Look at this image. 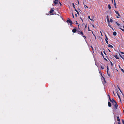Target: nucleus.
<instances>
[{
	"label": "nucleus",
	"instance_id": "2eb2a0df",
	"mask_svg": "<svg viewBox=\"0 0 124 124\" xmlns=\"http://www.w3.org/2000/svg\"><path fill=\"white\" fill-rule=\"evenodd\" d=\"M53 2L55 5H56L58 3V2L57 1H54Z\"/></svg>",
	"mask_w": 124,
	"mask_h": 124
},
{
	"label": "nucleus",
	"instance_id": "bf43d9fd",
	"mask_svg": "<svg viewBox=\"0 0 124 124\" xmlns=\"http://www.w3.org/2000/svg\"><path fill=\"white\" fill-rule=\"evenodd\" d=\"M75 16H76H76H77V14H75Z\"/></svg>",
	"mask_w": 124,
	"mask_h": 124
},
{
	"label": "nucleus",
	"instance_id": "39448f33",
	"mask_svg": "<svg viewBox=\"0 0 124 124\" xmlns=\"http://www.w3.org/2000/svg\"><path fill=\"white\" fill-rule=\"evenodd\" d=\"M109 100L111 102H112L113 103H114L116 101L113 98L112 99H111L110 98H109Z\"/></svg>",
	"mask_w": 124,
	"mask_h": 124
},
{
	"label": "nucleus",
	"instance_id": "a211bd4d",
	"mask_svg": "<svg viewBox=\"0 0 124 124\" xmlns=\"http://www.w3.org/2000/svg\"><path fill=\"white\" fill-rule=\"evenodd\" d=\"M119 55L120 56V57L122 58L124 60V55H123V57L124 58L122 57V56L120 54H119Z\"/></svg>",
	"mask_w": 124,
	"mask_h": 124
},
{
	"label": "nucleus",
	"instance_id": "f3484780",
	"mask_svg": "<svg viewBox=\"0 0 124 124\" xmlns=\"http://www.w3.org/2000/svg\"><path fill=\"white\" fill-rule=\"evenodd\" d=\"M82 36L84 37V39L86 40V37L85 36H84V35Z\"/></svg>",
	"mask_w": 124,
	"mask_h": 124
},
{
	"label": "nucleus",
	"instance_id": "c03bdc74",
	"mask_svg": "<svg viewBox=\"0 0 124 124\" xmlns=\"http://www.w3.org/2000/svg\"><path fill=\"white\" fill-rule=\"evenodd\" d=\"M75 10L76 12L77 11V10L75 8Z\"/></svg>",
	"mask_w": 124,
	"mask_h": 124
},
{
	"label": "nucleus",
	"instance_id": "4d7b16f0",
	"mask_svg": "<svg viewBox=\"0 0 124 124\" xmlns=\"http://www.w3.org/2000/svg\"><path fill=\"white\" fill-rule=\"evenodd\" d=\"M104 60H106V61H107V60L106 59V58H104Z\"/></svg>",
	"mask_w": 124,
	"mask_h": 124
},
{
	"label": "nucleus",
	"instance_id": "7ed1b4c3",
	"mask_svg": "<svg viewBox=\"0 0 124 124\" xmlns=\"http://www.w3.org/2000/svg\"><path fill=\"white\" fill-rule=\"evenodd\" d=\"M66 22L69 24V23L70 24V25L71 26L72 25V24L73 23L72 22V21L69 18L66 21Z\"/></svg>",
	"mask_w": 124,
	"mask_h": 124
},
{
	"label": "nucleus",
	"instance_id": "6e6d98bb",
	"mask_svg": "<svg viewBox=\"0 0 124 124\" xmlns=\"http://www.w3.org/2000/svg\"><path fill=\"white\" fill-rule=\"evenodd\" d=\"M90 46L92 49V48H93L92 46Z\"/></svg>",
	"mask_w": 124,
	"mask_h": 124
},
{
	"label": "nucleus",
	"instance_id": "2f4dec72",
	"mask_svg": "<svg viewBox=\"0 0 124 124\" xmlns=\"http://www.w3.org/2000/svg\"><path fill=\"white\" fill-rule=\"evenodd\" d=\"M72 5H73V7L75 8V5H74V3H72Z\"/></svg>",
	"mask_w": 124,
	"mask_h": 124
},
{
	"label": "nucleus",
	"instance_id": "f03ea898",
	"mask_svg": "<svg viewBox=\"0 0 124 124\" xmlns=\"http://www.w3.org/2000/svg\"><path fill=\"white\" fill-rule=\"evenodd\" d=\"M113 107L114 108L116 109L117 108V107L118 106V105L117 104L116 102L114 103H112Z\"/></svg>",
	"mask_w": 124,
	"mask_h": 124
},
{
	"label": "nucleus",
	"instance_id": "f704fd0d",
	"mask_svg": "<svg viewBox=\"0 0 124 124\" xmlns=\"http://www.w3.org/2000/svg\"><path fill=\"white\" fill-rule=\"evenodd\" d=\"M117 95L118 97L120 99V97L119 95L118 94H117Z\"/></svg>",
	"mask_w": 124,
	"mask_h": 124
},
{
	"label": "nucleus",
	"instance_id": "c85d7f7f",
	"mask_svg": "<svg viewBox=\"0 0 124 124\" xmlns=\"http://www.w3.org/2000/svg\"><path fill=\"white\" fill-rule=\"evenodd\" d=\"M120 69L124 73V70L123 69Z\"/></svg>",
	"mask_w": 124,
	"mask_h": 124
},
{
	"label": "nucleus",
	"instance_id": "37998d69",
	"mask_svg": "<svg viewBox=\"0 0 124 124\" xmlns=\"http://www.w3.org/2000/svg\"><path fill=\"white\" fill-rule=\"evenodd\" d=\"M118 124H121L120 122H118Z\"/></svg>",
	"mask_w": 124,
	"mask_h": 124
},
{
	"label": "nucleus",
	"instance_id": "0e129e2a",
	"mask_svg": "<svg viewBox=\"0 0 124 124\" xmlns=\"http://www.w3.org/2000/svg\"><path fill=\"white\" fill-rule=\"evenodd\" d=\"M113 94H114V95H115L114 94V91L113 92Z\"/></svg>",
	"mask_w": 124,
	"mask_h": 124
},
{
	"label": "nucleus",
	"instance_id": "052dcab7",
	"mask_svg": "<svg viewBox=\"0 0 124 124\" xmlns=\"http://www.w3.org/2000/svg\"><path fill=\"white\" fill-rule=\"evenodd\" d=\"M78 0V4H79V2Z\"/></svg>",
	"mask_w": 124,
	"mask_h": 124
},
{
	"label": "nucleus",
	"instance_id": "6ab92c4d",
	"mask_svg": "<svg viewBox=\"0 0 124 124\" xmlns=\"http://www.w3.org/2000/svg\"><path fill=\"white\" fill-rule=\"evenodd\" d=\"M118 15L119 16H117L116 18H119L121 17L120 15L119 14H118Z\"/></svg>",
	"mask_w": 124,
	"mask_h": 124
},
{
	"label": "nucleus",
	"instance_id": "c756f323",
	"mask_svg": "<svg viewBox=\"0 0 124 124\" xmlns=\"http://www.w3.org/2000/svg\"><path fill=\"white\" fill-rule=\"evenodd\" d=\"M120 29H121L122 31H123L124 32V29H122L121 28H120Z\"/></svg>",
	"mask_w": 124,
	"mask_h": 124
},
{
	"label": "nucleus",
	"instance_id": "f8f14e48",
	"mask_svg": "<svg viewBox=\"0 0 124 124\" xmlns=\"http://www.w3.org/2000/svg\"><path fill=\"white\" fill-rule=\"evenodd\" d=\"M113 34L114 36H116L117 34V33L116 32H113Z\"/></svg>",
	"mask_w": 124,
	"mask_h": 124
},
{
	"label": "nucleus",
	"instance_id": "1a4fd4ad",
	"mask_svg": "<svg viewBox=\"0 0 124 124\" xmlns=\"http://www.w3.org/2000/svg\"><path fill=\"white\" fill-rule=\"evenodd\" d=\"M117 120L118 121V122H120V119L119 116H117Z\"/></svg>",
	"mask_w": 124,
	"mask_h": 124
},
{
	"label": "nucleus",
	"instance_id": "6e6552de",
	"mask_svg": "<svg viewBox=\"0 0 124 124\" xmlns=\"http://www.w3.org/2000/svg\"><path fill=\"white\" fill-rule=\"evenodd\" d=\"M108 104L109 107H111V104L109 102H108Z\"/></svg>",
	"mask_w": 124,
	"mask_h": 124
},
{
	"label": "nucleus",
	"instance_id": "ddd939ff",
	"mask_svg": "<svg viewBox=\"0 0 124 124\" xmlns=\"http://www.w3.org/2000/svg\"><path fill=\"white\" fill-rule=\"evenodd\" d=\"M108 46L109 47H110L111 48H113V46L112 45L110 44H109Z\"/></svg>",
	"mask_w": 124,
	"mask_h": 124
},
{
	"label": "nucleus",
	"instance_id": "8fccbe9b",
	"mask_svg": "<svg viewBox=\"0 0 124 124\" xmlns=\"http://www.w3.org/2000/svg\"><path fill=\"white\" fill-rule=\"evenodd\" d=\"M108 96H109V98H110V95H108Z\"/></svg>",
	"mask_w": 124,
	"mask_h": 124
},
{
	"label": "nucleus",
	"instance_id": "f257e3e1",
	"mask_svg": "<svg viewBox=\"0 0 124 124\" xmlns=\"http://www.w3.org/2000/svg\"><path fill=\"white\" fill-rule=\"evenodd\" d=\"M107 21L108 22V26L111 28L112 29H113V28L111 26L110 24V21L109 20V16L107 15V16L106 17Z\"/></svg>",
	"mask_w": 124,
	"mask_h": 124
},
{
	"label": "nucleus",
	"instance_id": "58836bf2",
	"mask_svg": "<svg viewBox=\"0 0 124 124\" xmlns=\"http://www.w3.org/2000/svg\"><path fill=\"white\" fill-rule=\"evenodd\" d=\"M121 53L122 54H124V52H121Z\"/></svg>",
	"mask_w": 124,
	"mask_h": 124
},
{
	"label": "nucleus",
	"instance_id": "dca6fc26",
	"mask_svg": "<svg viewBox=\"0 0 124 124\" xmlns=\"http://www.w3.org/2000/svg\"><path fill=\"white\" fill-rule=\"evenodd\" d=\"M108 7L109 9H110L111 8V7L110 5V4L108 5Z\"/></svg>",
	"mask_w": 124,
	"mask_h": 124
},
{
	"label": "nucleus",
	"instance_id": "a19ab883",
	"mask_svg": "<svg viewBox=\"0 0 124 124\" xmlns=\"http://www.w3.org/2000/svg\"><path fill=\"white\" fill-rule=\"evenodd\" d=\"M104 53L106 55V54L105 51L104 52Z\"/></svg>",
	"mask_w": 124,
	"mask_h": 124
},
{
	"label": "nucleus",
	"instance_id": "69168bd1",
	"mask_svg": "<svg viewBox=\"0 0 124 124\" xmlns=\"http://www.w3.org/2000/svg\"><path fill=\"white\" fill-rule=\"evenodd\" d=\"M118 88L119 89V88H120L118 86Z\"/></svg>",
	"mask_w": 124,
	"mask_h": 124
},
{
	"label": "nucleus",
	"instance_id": "5701e85b",
	"mask_svg": "<svg viewBox=\"0 0 124 124\" xmlns=\"http://www.w3.org/2000/svg\"><path fill=\"white\" fill-rule=\"evenodd\" d=\"M88 18L89 19H90V20L91 21H92L93 20V19H91L90 18V16H88Z\"/></svg>",
	"mask_w": 124,
	"mask_h": 124
},
{
	"label": "nucleus",
	"instance_id": "aec40b11",
	"mask_svg": "<svg viewBox=\"0 0 124 124\" xmlns=\"http://www.w3.org/2000/svg\"><path fill=\"white\" fill-rule=\"evenodd\" d=\"M105 37H106V38L105 39H105H106L107 40H108V38L107 37L106 35H105Z\"/></svg>",
	"mask_w": 124,
	"mask_h": 124
},
{
	"label": "nucleus",
	"instance_id": "680f3d73",
	"mask_svg": "<svg viewBox=\"0 0 124 124\" xmlns=\"http://www.w3.org/2000/svg\"><path fill=\"white\" fill-rule=\"evenodd\" d=\"M92 49L93 51V48H92Z\"/></svg>",
	"mask_w": 124,
	"mask_h": 124
},
{
	"label": "nucleus",
	"instance_id": "79ce46f5",
	"mask_svg": "<svg viewBox=\"0 0 124 124\" xmlns=\"http://www.w3.org/2000/svg\"><path fill=\"white\" fill-rule=\"evenodd\" d=\"M118 66H119V68L120 69H122V68H121V67H120V65H118Z\"/></svg>",
	"mask_w": 124,
	"mask_h": 124
},
{
	"label": "nucleus",
	"instance_id": "7c9ffc66",
	"mask_svg": "<svg viewBox=\"0 0 124 124\" xmlns=\"http://www.w3.org/2000/svg\"><path fill=\"white\" fill-rule=\"evenodd\" d=\"M107 74L109 76V77H110V74L108 73H108H107Z\"/></svg>",
	"mask_w": 124,
	"mask_h": 124
},
{
	"label": "nucleus",
	"instance_id": "e433bc0d",
	"mask_svg": "<svg viewBox=\"0 0 124 124\" xmlns=\"http://www.w3.org/2000/svg\"><path fill=\"white\" fill-rule=\"evenodd\" d=\"M122 122L123 124H124V121L123 120H122Z\"/></svg>",
	"mask_w": 124,
	"mask_h": 124
},
{
	"label": "nucleus",
	"instance_id": "4468645a",
	"mask_svg": "<svg viewBox=\"0 0 124 124\" xmlns=\"http://www.w3.org/2000/svg\"><path fill=\"white\" fill-rule=\"evenodd\" d=\"M107 73L108 72V71L109 70V68L108 66H107Z\"/></svg>",
	"mask_w": 124,
	"mask_h": 124
},
{
	"label": "nucleus",
	"instance_id": "a18cd8bd",
	"mask_svg": "<svg viewBox=\"0 0 124 124\" xmlns=\"http://www.w3.org/2000/svg\"><path fill=\"white\" fill-rule=\"evenodd\" d=\"M119 90L120 91V92L122 93V92H121V90H120V88H119Z\"/></svg>",
	"mask_w": 124,
	"mask_h": 124
},
{
	"label": "nucleus",
	"instance_id": "393cba45",
	"mask_svg": "<svg viewBox=\"0 0 124 124\" xmlns=\"http://www.w3.org/2000/svg\"><path fill=\"white\" fill-rule=\"evenodd\" d=\"M114 6H115V8H116V3L115 2V3H114Z\"/></svg>",
	"mask_w": 124,
	"mask_h": 124
},
{
	"label": "nucleus",
	"instance_id": "423d86ee",
	"mask_svg": "<svg viewBox=\"0 0 124 124\" xmlns=\"http://www.w3.org/2000/svg\"><path fill=\"white\" fill-rule=\"evenodd\" d=\"M54 11V10L52 8H51L50 10L49 11V13H50L51 15H52L53 14L52 13V12Z\"/></svg>",
	"mask_w": 124,
	"mask_h": 124
},
{
	"label": "nucleus",
	"instance_id": "603ef678",
	"mask_svg": "<svg viewBox=\"0 0 124 124\" xmlns=\"http://www.w3.org/2000/svg\"><path fill=\"white\" fill-rule=\"evenodd\" d=\"M100 33H101V35H102V32H101V31H100Z\"/></svg>",
	"mask_w": 124,
	"mask_h": 124
},
{
	"label": "nucleus",
	"instance_id": "20e7f679",
	"mask_svg": "<svg viewBox=\"0 0 124 124\" xmlns=\"http://www.w3.org/2000/svg\"><path fill=\"white\" fill-rule=\"evenodd\" d=\"M78 33L80 35H81L82 36L84 34L82 31H80L78 30L77 31Z\"/></svg>",
	"mask_w": 124,
	"mask_h": 124
},
{
	"label": "nucleus",
	"instance_id": "9b49d317",
	"mask_svg": "<svg viewBox=\"0 0 124 124\" xmlns=\"http://www.w3.org/2000/svg\"><path fill=\"white\" fill-rule=\"evenodd\" d=\"M83 4L84 5V6L85 8H88V7L86 5H85L84 4V3H83Z\"/></svg>",
	"mask_w": 124,
	"mask_h": 124
},
{
	"label": "nucleus",
	"instance_id": "338daca9",
	"mask_svg": "<svg viewBox=\"0 0 124 124\" xmlns=\"http://www.w3.org/2000/svg\"><path fill=\"white\" fill-rule=\"evenodd\" d=\"M123 28L124 29V26H123Z\"/></svg>",
	"mask_w": 124,
	"mask_h": 124
},
{
	"label": "nucleus",
	"instance_id": "13d9d810",
	"mask_svg": "<svg viewBox=\"0 0 124 124\" xmlns=\"http://www.w3.org/2000/svg\"><path fill=\"white\" fill-rule=\"evenodd\" d=\"M55 1H58V0H54Z\"/></svg>",
	"mask_w": 124,
	"mask_h": 124
},
{
	"label": "nucleus",
	"instance_id": "864d4df0",
	"mask_svg": "<svg viewBox=\"0 0 124 124\" xmlns=\"http://www.w3.org/2000/svg\"><path fill=\"white\" fill-rule=\"evenodd\" d=\"M108 50H109V52H111V51L110 50H109L108 49Z\"/></svg>",
	"mask_w": 124,
	"mask_h": 124
},
{
	"label": "nucleus",
	"instance_id": "72a5a7b5",
	"mask_svg": "<svg viewBox=\"0 0 124 124\" xmlns=\"http://www.w3.org/2000/svg\"><path fill=\"white\" fill-rule=\"evenodd\" d=\"M92 31V33L93 34V35L94 36H95V35L94 34H93V31Z\"/></svg>",
	"mask_w": 124,
	"mask_h": 124
},
{
	"label": "nucleus",
	"instance_id": "473e14b6",
	"mask_svg": "<svg viewBox=\"0 0 124 124\" xmlns=\"http://www.w3.org/2000/svg\"><path fill=\"white\" fill-rule=\"evenodd\" d=\"M76 12H77V14H78V15H79V12L77 10Z\"/></svg>",
	"mask_w": 124,
	"mask_h": 124
},
{
	"label": "nucleus",
	"instance_id": "0eeeda50",
	"mask_svg": "<svg viewBox=\"0 0 124 124\" xmlns=\"http://www.w3.org/2000/svg\"><path fill=\"white\" fill-rule=\"evenodd\" d=\"M77 31L76 29L75 28H74L73 29L72 31L73 33H75Z\"/></svg>",
	"mask_w": 124,
	"mask_h": 124
},
{
	"label": "nucleus",
	"instance_id": "de8ad7c7",
	"mask_svg": "<svg viewBox=\"0 0 124 124\" xmlns=\"http://www.w3.org/2000/svg\"><path fill=\"white\" fill-rule=\"evenodd\" d=\"M72 15L73 18H74V15H73V13H72Z\"/></svg>",
	"mask_w": 124,
	"mask_h": 124
},
{
	"label": "nucleus",
	"instance_id": "bb28decb",
	"mask_svg": "<svg viewBox=\"0 0 124 124\" xmlns=\"http://www.w3.org/2000/svg\"><path fill=\"white\" fill-rule=\"evenodd\" d=\"M106 42L107 44H108V40H107L106 39H105Z\"/></svg>",
	"mask_w": 124,
	"mask_h": 124
},
{
	"label": "nucleus",
	"instance_id": "412c9836",
	"mask_svg": "<svg viewBox=\"0 0 124 124\" xmlns=\"http://www.w3.org/2000/svg\"><path fill=\"white\" fill-rule=\"evenodd\" d=\"M115 12L116 14H118L119 13L117 11H115Z\"/></svg>",
	"mask_w": 124,
	"mask_h": 124
},
{
	"label": "nucleus",
	"instance_id": "5fc2aeb1",
	"mask_svg": "<svg viewBox=\"0 0 124 124\" xmlns=\"http://www.w3.org/2000/svg\"><path fill=\"white\" fill-rule=\"evenodd\" d=\"M92 26H93V27L94 28V26L93 25H92Z\"/></svg>",
	"mask_w": 124,
	"mask_h": 124
},
{
	"label": "nucleus",
	"instance_id": "774afa93",
	"mask_svg": "<svg viewBox=\"0 0 124 124\" xmlns=\"http://www.w3.org/2000/svg\"><path fill=\"white\" fill-rule=\"evenodd\" d=\"M112 0V2L113 3V0Z\"/></svg>",
	"mask_w": 124,
	"mask_h": 124
},
{
	"label": "nucleus",
	"instance_id": "cd10ccee",
	"mask_svg": "<svg viewBox=\"0 0 124 124\" xmlns=\"http://www.w3.org/2000/svg\"><path fill=\"white\" fill-rule=\"evenodd\" d=\"M101 67L102 69H104V67L103 66H101Z\"/></svg>",
	"mask_w": 124,
	"mask_h": 124
},
{
	"label": "nucleus",
	"instance_id": "4be33fe9",
	"mask_svg": "<svg viewBox=\"0 0 124 124\" xmlns=\"http://www.w3.org/2000/svg\"><path fill=\"white\" fill-rule=\"evenodd\" d=\"M116 23L118 26H119L120 25V24H119L117 22H116Z\"/></svg>",
	"mask_w": 124,
	"mask_h": 124
},
{
	"label": "nucleus",
	"instance_id": "ea45409f",
	"mask_svg": "<svg viewBox=\"0 0 124 124\" xmlns=\"http://www.w3.org/2000/svg\"><path fill=\"white\" fill-rule=\"evenodd\" d=\"M76 24H78V22L77 21H76Z\"/></svg>",
	"mask_w": 124,
	"mask_h": 124
},
{
	"label": "nucleus",
	"instance_id": "c9c22d12",
	"mask_svg": "<svg viewBox=\"0 0 124 124\" xmlns=\"http://www.w3.org/2000/svg\"><path fill=\"white\" fill-rule=\"evenodd\" d=\"M110 63H111V65L112 66H113V63H112V62H110Z\"/></svg>",
	"mask_w": 124,
	"mask_h": 124
},
{
	"label": "nucleus",
	"instance_id": "4c0bfd02",
	"mask_svg": "<svg viewBox=\"0 0 124 124\" xmlns=\"http://www.w3.org/2000/svg\"><path fill=\"white\" fill-rule=\"evenodd\" d=\"M88 31H91L89 29V27H88Z\"/></svg>",
	"mask_w": 124,
	"mask_h": 124
},
{
	"label": "nucleus",
	"instance_id": "a878e982",
	"mask_svg": "<svg viewBox=\"0 0 124 124\" xmlns=\"http://www.w3.org/2000/svg\"><path fill=\"white\" fill-rule=\"evenodd\" d=\"M110 21L111 22V23H112L113 22V20L112 19H110Z\"/></svg>",
	"mask_w": 124,
	"mask_h": 124
},
{
	"label": "nucleus",
	"instance_id": "e2e57ef3",
	"mask_svg": "<svg viewBox=\"0 0 124 124\" xmlns=\"http://www.w3.org/2000/svg\"><path fill=\"white\" fill-rule=\"evenodd\" d=\"M94 37H95V39H96V36H94Z\"/></svg>",
	"mask_w": 124,
	"mask_h": 124
},
{
	"label": "nucleus",
	"instance_id": "09e8293b",
	"mask_svg": "<svg viewBox=\"0 0 124 124\" xmlns=\"http://www.w3.org/2000/svg\"><path fill=\"white\" fill-rule=\"evenodd\" d=\"M87 25H86L85 26V28H87Z\"/></svg>",
	"mask_w": 124,
	"mask_h": 124
},
{
	"label": "nucleus",
	"instance_id": "9d476101",
	"mask_svg": "<svg viewBox=\"0 0 124 124\" xmlns=\"http://www.w3.org/2000/svg\"><path fill=\"white\" fill-rule=\"evenodd\" d=\"M114 56L116 59H119V58L118 57L117 55H114Z\"/></svg>",
	"mask_w": 124,
	"mask_h": 124
},
{
	"label": "nucleus",
	"instance_id": "3c124183",
	"mask_svg": "<svg viewBox=\"0 0 124 124\" xmlns=\"http://www.w3.org/2000/svg\"><path fill=\"white\" fill-rule=\"evenodd\" d=\"M59 2L60 4V6H61L62 5L61 4L60 2Z\"/></svg>",
	"mask_w": 124,
	"mask_h": 124
},
{
	"label": "nucleus",
	"instance_id": "49530a36",
	"mask_svg": "<svg viewBox=\"0 0 124 124\" xmlns=\"http://www.w3.org/2000/svg\"><path fill=\"white\" fill-rule=\"evenodd\" d=\"M119 90L120 91V92L122 93V92H121V90H120V88H119Z\"/></svg>",
	"mask_w": 124,
	"mask_h": 124
},
{
	"label": "nucleus",
	"instance_id": "b1692460",
	"mask_svg": "<svg viewBox=\"0 0 124 124\" xmlns=\"http://www.w3.org/2000/svg\"><path fill=\"white\" fill-rule=\"evenodd\" d=\"M101 54L102 56L103 57H104V56L103 54L102 51H101Z\"/></svg>",
	"mask_w": 124,
	"mask_h": 124
}]
</instances>
